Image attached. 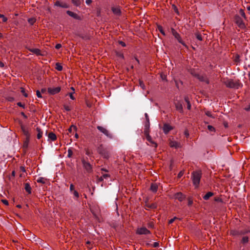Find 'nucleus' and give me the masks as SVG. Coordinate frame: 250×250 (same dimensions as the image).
Segmentation results:
<instances>
[{"label": "nucleus", "mask_w": 250, "mask_h": 250, "mask_svg": "<svg viewBox=\"0 0 250 250\" xmlns=\"http://www.w3.org/2000/svg\"><path fill=\"white\" fill-rule=\"evenodd\" d=\"M227 87L229 88H239L242 84L239 81H234L233 80H228L225 82Z\"/></svg>", "instance_id": "1"}, {"label": "nucleus", "mask_w": 250, "mask_h": 250, "mask_svg": "<svg viewBox=\"0 0 250 250\" xmlns=\"http://www.w3.org/2000/svg\"><path fill=\"white\" fill-rule=\"evenodd\" d=\"M201 178V171H194L192 174V179L194 185L196 188L198 187Z\"/></svg>", "instance_id": "2"}, {"label": "nucleus", "mask_w": 250, "mask_h": 250, "mask_svg": "<svg viewBox=\"0 0 250 250\" xmlns=\"http://www.w3.org/2000/svg\"><path fill=\"white\" fill-rule=\"evenodd\" d=\"M97 129L102 133L104 134L105 136H106L108 138H112L113 136L112 134L109 132V131L105 127H104L101 126H98Z\"/></svg>", "instance_id": "3"}, {"label": "nucleus", "mask_w": 250, "mask_h": 250, "mask_svg": "<svg viewBox=\"0 0 250 250\" xmlns=\"http://www.w3.org/2000/svg\"><path fill=\"white\" fill-rule=\"evenodd\" d=\"M98 152L101 154L104 158H107L109 157V153L102 146H101L98 149Z\"/></svg>", "instance_id": "4"}, {"label": "nucleus", "mask_w": 250, "mask_h": 250, "mask_svg": "<svg viewBox=\"0 0 250 250\" xmlns=\"http://www.w3.org/2000/svg\"><path fill=\"white\" fill-rule=\"evenodd\" d=\"M61 90V87L58 86L56 87H49L48 88V92L51 95H54L58 93Z\"/></svg>", "instance_id": "5"}, {"label": "nucleus", "mask_w": 250, "mask_h": 250, "mask_svg": "<svg viewBox=\"0 0 250 250\" xmlns=\"http://www.w3.org/2000/svg\"><path fill=\"white\" fill-rule=\"evenodd\" d=\"M82 163L83 167L87 172H89L92 171V166L89 162L86 161L85 160H83Z\"/></svg>", "instance_id": "6"}, {"label": "nucleus", "mask_w": 250, "mask_h": 250, "mask_svg": "<svg viewBox=\"0 0 250 250\" xmlns=\"http://www.w3.org/2000/svg\"><path fill=\"white\" fill-rule=\"evenodd\" d=\"M137 233L139 234H147L150 233V231L146 228L142 227L137 229Z\"/></svg>", "instance_id": "7"}, {"label": "nucleus", "mask_w": 250, "mask_h": 250, "mask_svg": "<svg viewBox=\"0 0 250 250\" xmlns=\"http://www.w3.org/2000/svg\"><path fill=\"white\" fill-rule=\"evenodd\" d=\"M169 146L170 147H174L175 148L181 147V145L180 143L172 140L169 141Z\"/></svg>", "instance_id": "8"}, {"label": "nucleus", "mask_w": 250, "mask_h": 250, "mask_svg": "<svg viewBox=\"0 0 250 250\" xmlns=\"http://www.w3.org/2000/svg\"><path fill=\"white\" fill-rule=\"evenodd\" d=\"M174 197L179 201H182L185 198V196L181 192H178L175 194Z\"/></svg>", "instance_id": "9"}, {"label": "nucleus", "mask_w": 250, "mask_h": 250, "mask_svg": "<svg viewBox=\"0 0 250 250\" xmlns=\"http://www.w3.org/2000/svg\"><path fill=\"white\" fill-rule=\"evenodd\" d=\"M21 130L23 133V134L26 136L27 138V141H29V138H30V134L29 133V131L28 129L25 127L24 126H21Z\"/></svg>", "instance_id": "10"}, {"label": "nucleus", "mask_w": 250, "mask_h": 250, "mask_svg": "<svg viewBox=\"0 0 250 250\" xmlns=\"http://www.w3.org/2000/svg\"><path fill=\"white\" fill-rule=\"evenodd\" d=\"M113 13L116 15H119L121 13V9L119 6H113L112 7Z\"/></svg>", "instance_id": "11"}, {"label": "nucleus", "mask_w": 250, "mask_h": 250, "mask_svg": "<svg viewBox=\"0 0 250 250\" xmlns=\"http://www.w3.org/2000/svg\"><path fill=\"white\" fill-rule=\"evenodd\" d=\"M172 129L171 126L168 124H165L163 126V131L165 134H167L170 130Z\"/></svg>", "instance_id": "12"}, {"label": "nucleus", "mask_w": 250, "mask_h": 250, "mask_svg": "<svg viewBox=\"0 0 250 250\" xmlns=\"http://www.w3.org/2000/svg\"><path fill=\"white\" fill-rule=\"evenodd\" d=\"M55 5L62 8H68V5L66 3L62 2L60 1H56L55 3Z\"/></svg>", "instance_id": "13"}, {"label": "nucleus", "mask_w": 250, "mask_h": 250, "mask_svg": "<svg viewBox=\"0 0 250 250\" xmlns=\"http://www.w3.org/2000/svg\"><path fill=\"white\" fill-rule=\"evenodd\" d=\"M197 78L201 81L205 82L206 83H209V81L208 79L204 76L199 75L197 76Z\"/></svg>", "instance_id": "14"}, {"label": "nucleus", "mask_w": 250, "mask_h": 250, "mask_svg": "<svg viewBox=\"0 0 250 250\" xmlns=\"http://www.w3.org/2000/svg\"><path fill=\"white\" fill-rule=\"evenodd\" d=\"M236 23L238 25V26L242 28L244 27V23L242 19L239 17L236 19Z\"/></svg>", "instance_id": "15"}, {"label": "nucleus", "mask_w": 250, "mask_h": 250, "mask_svg": "<svg viewBox=\"0 0 250 250\" xmlns=\"http://www.w3.org/2000/svg\"><path fill=\"white\" fill-rule=\"evenodd\" d=\"M173 34L175 36V37L178 40L179 42L181 43L184 45H185V43L182 42L179 34H178L177 33L174 31L173 32Z\"/></svg>", "instance_id": "16"}, {"label": "nucleus", "mask_w": 250, "mask_h": 250, "mask_svg": "<svg viewBox=\"0 0 250 250\" xmlns=\"http://www.w3.org/2000/svg\"><path fill=\"white\" fill-rule=\"evenodd\" d=\"M175 107L177 110L182 113L183 111V105L180 103H177L175 104Z\"/></svg>", "instance_id": "17"}, {"label": "nucleus", "mask_w": 250, "mask_h": 250, "mask_svg": "<svg viewBox=\"0 0 250 250\" xmlns=\"http://www.w3.org/2000/svg\"><path fill=\"white\" fill-rule=\"evenodd\" d=\"M30 52L35 54L37 55H41V51L38 48L29 49Z\"/></svg>", "instance_id": "18"}, {"label": "nucleus", "mask_w": 250, "mask_h": 250, "mask_svg": "<svg viewBox=\"0 0 250 250\" xmlns=\"http://www.w3.org/2000/svg\"><path fill=\"white\" fill-rule=\"evenodd\" d=\"M48 138L52 141H54L57 139L56 135L53 132H50L48 134Z\"/></svg>", "instance_id": "19"}, {"label": "nucleus", "mask_w": 250, "mask_h": 250, "mask_svg": "<svg viewBox=\"0 0 250 250\" xmlns=\"http://www.w3.org/2000/svg\"><path fill=\"white\" fill-rule=\"evenodd\" d=\"M25 189L28 193H31V188L29 183H26L25 184Z\"/></svg>", "instance_id": "20"}, {"label": "nucleus", "mask_w": 250, "mask_h": 250, "mask_svg": "<svg viewBox=\"0 0 250 250\" xmlns=\"http://www.w3.org/2000/svg\"><path fill=\"white\" fill-rule=\"evenodd\" d=\"M158 189V186L156 184H152L150 187V189L153 192H156Z\"/></svg>", "instance_id": "21"}, {"label": "nucleus", "mask_w": 250, "mask_h": 250, "mask_svg": "<svg viewBox=\"0 0 250 250\" xmlns=\"http://www.w3.org/2000/svg\"><path fill=\"white\" fill-rule=\"evenodd\" d=\"M36 130L38 132V134H37V138L38 139H40L42 138V131L41 130V129L39 128V127H37L36 128Z\"/></svg>", "instance_id": "22"}, {"label": "nucleus", "mask_w": 250, "mask_h": 250, "mask_svg": "<svg viewBox=\"0 0 250 250\" xmlns=\"http://www.w3.org/2000/svg\"><path fill=\"white\" fill-rule=\"evenodd\" d=\"M213 193L211 192H208L207 194H206L204 196L203 198L204 199L207 200H208L210 197H211L213 195Z\"/></svg>", "instance_id": "23"}, {"label": "nucleus", "mask_w": 250, "mask_h": 250, "mask_svg": "<svg viewBox=\"0 0 250 250\" xmlns=\"http://www.w3.org/2000/svg\"><path fill=\"white\" fill-rule=\"evenodd\" d=\"M144 132H145V134L146 135V139L147 141L149 143L150 142H152V140L151 139V137L148 134V131H147L146 130H144Z\"/></svg>", "instance_id": "24"}, {"label": "nucleus", "mask_w": 250, "mask_h": 250, "mask_svg": "<svg viewBox=\"0 0 250 250\" xmlns=\"http://www.w3.org/2000/svg\"><path fill=\"white\" fill-rule=\"evenodd\" d=\"M46 179L43 177H39L37 180V182L38 183H40L42 184H44L46 182Z\"/></svg>", "instance_id": "25"}, {"label": "nucleus", "mask_w": 250, "mask_h": 250, "mask_svg": "<svg viewBox=\"0 0 250 250\" xmlns=\"http://www.w3.org/2000/svg\"><path fill=\"white\" fill-rule=\"evenodd\" d=\"M241 242L243 244L247 243L249 242V237L248 236H244Z\"/></svg>", "instance_id": "26"}, {"label": "nucleus", "mask_w": 250, "mask_h": 250, "mask_svg": "<svg viewBox=\"0 0 250 250\" xmlns=\"http://www.w3.org/2000/svg\"><path fill=\"white\" fill-rule=\"evenodd\" d=\"M76 127L74 125H71L68 129V131L69 133H71V132L73 131H76Z\"/></svg>", "instance_id": "27"}, {"label": "nucleus", "mask_w": 250, "mask_h": 250, "mask_svg": "<svg viewBox=\"0 0 250 250\" xmlns=\"http://www.w3.org/2000/svg\"><path fill=\"white\" fill-rule=\"evenodd\" d=\"M73 3L76 6H79L81 4L80 0H72Z\"/></svg>", "instance_id": "28"}, {"label": "nucleus", "mask_w": 250, "mask_h": 250, "mask_svg": "<svg viewBox=\"0 0 250 250\" xmlns=\"http://www.w3.org/2000/svg\"><path fill=\"white\" fill-rule=\"evenodd\" d=\"M56 69L58 71H62V66L59 63L56 64Z\"/></svg>", "instance_id": "29"}, {"label": "nucleus", "mask_w": 250, "mask_h": 250, "mask_svg": "<svg viewBox=\"0 0 250 250\" xmlns=\"http://www.w3.org/2000/svg\"><path fill=\"white\" fill-rule=\"evenodd\" d=\"M67 13L71 17H75L76 16V14L70 11H67Z\"/></svg>", "instance_id": "30"}, {"label": "nucleus", "mask_w": 250, "mask_h": 250, "mask_svg": "<svg viewBox=\"0 0 250 250\" xmlns=\"http://www.w3.org/2000/svg\"><path fill=\"white\" fill-rule=\"evenodd\" d=\"M36 21V20L34 18H30L28 19V22L30 24H33Z\"/></svg>", "instance_id": "31"}, {"label": "nucleus", "mask_w": 250, "mask_h": 250, "mask_svg": "<svg viewBox=\"0 0 250 250\" xmlns=\"http://www.w3.org/2000/svg\"><path fill=\"white\" fill-rule=\"evenodd\" d=\"M158 30L159 31L164 35H165V33L164 31L163 30V29L161 26H158Z\"/></svg>", "instance_id": "32"}, {"label": "nucleus", "mask_w": 250, "mask_h": 250, "mask_svg": "<svg viewBox=\"0 0 250 250\" xmlns=\"http://www.w3.org/2000/svg\"><path fill=\"white\" fill-rule=\"evenodd\" d=\"M21 92L24 95V97H27L28 96L27 94L25 92V90L23 88L21 87Z\"/></svg>", "instance_id": "33"}, {"label": "nucleus", "mask_w": 250, "mask_h": 250, "mask_svg": "<svg viewBox=\"0 0 250 250\" xmlns=\"http://www.w3.org/2000/svg\"><path fill=\"white\" fill-rule=\"evenodd\" d=\"M150 145L156 148L157 146V144L154 142L153 140H152V142H149Z\"/></svg>", "instance_id": "34"}, {"label": "nucleus", "mask_w": 250, "mask_h": 250, "mask_svg": "<svg viewBox=\"0 0 250 250\" xmlns=\"http://www.w3.org/2000/svg\"><path fill=\"white\" fill-rule=\"evenodd\" d=\"M208 128L210 131H215L214 128L211 125H208Z\"/></svg>", "instance_id": "35"}, {"label": "nucleus", "mask_w": 250, "mask_h": 250, "mask_svg": "<svg viewBox=\"0 0 250 250\" xmlns=\"http://www.w3.org/2000/svg\"><path fill=\"white\" fill-rule=\"evenodd\" d=\"M205 114L207 116H208V117L214 118V117L212 116V115L210 111H207L205 112Z\"/></svg>", "instance_id": "36"}, {"label": "nucleus", "mask_w": 250, "mask_h": 250, "mask_svg": "<svg viewBox=\"0 0 250 250\" xmlns=\"http://www.w3.org/2000/svg\"><path fill=\"white\" fill-rule=\"evenodd\" d=\"M0 17H2V21L3 22H5L7 21V18H6L5 17H4V16L3 15H1V14H0Z\"/></svg>", "instance_id": "37"}, {"label": "nucleus", "mask_w": 250, "mask_h": 250, "mask_svg": "<svg viewBox=\"0 0 250 250\" xmlns=\"http://www.w3.org/2000/svg\"><path fill=\"white\" fill-rule=\"evenodd\" d=\"M73 194L76 198H78L79 196V193L76 190L73 191Z\"/></svg>", "instance_id": "38"}, {"label": "nucleus", "mask_w": 250, "mask_h": 250, "mask_svg": "<svg viewBox=\"0 0 250 250\" xmlns=\"http://www.w3.org/2000/svg\"><path fill=\"white\" fill-rule=\"evenodd\" d=\"M104 179H107L110 177V175L108 174H103L102 176Z\"/></svg>", "instance_id": "39"}, {"label": "nucleus", "mask_w": 250, "mask_h": 250, "mask_svg": "<svg viewBox=\"0 0 250 250\" xmlns=\"http://www.w3.org/2000/svg\"><path fill=\"white\" fill-rule=\"evenodd\" d=\"M196 38L197 39L199 40V41H202V36L200 34H196Z\"/></svg>", "instance_id": "40"}, {"label": "nucleus", "mask_w": 250, "mask_h": 250, "mask_svg": "<svg viewBox=\"0 0 250 250\" xmlns=\"http://www.w3.org/2000/svg\"><path fill=\"white\" fill-rule=\"evenodd\" d=\"M36 94H37V96L38 98H42V95H41V92H40L39 90H37L36 91Z\"/></svg>", "instance_id": "41"}, {"label": "nucleus", "mask_w": 250, "mask_h": 250, "mask_svg": "<svg viewBox=\"0 0 250 250\" xmlns=\"http://www.w3.org/2000/svg\"><path fill=\"white\" fill-rule=\"evenodd\" d=\"M73 93H73V92H72V93H69V94H68V95H69V97H70V99H72V100H73L75 99V97H74V96H73Z\"/></svg>", "instance_id": "42"}, {"label": "nucleus", "mask_w": 250, "mask_h": 250, "mask_svg": "<svg viewBox=\"0 0 250 250\" xmlns=\"http://www.w3.org/2000/svg\"><path fill=\"white\" fill-rule=\"evenodd\" d=\"M149 122H148V123H147L145 125V130H146L148 131V128H149Z\"/></svg>", "instance_id": "43"}, {"label": "nucleus", "mask_w": 250, "mask_h": 250, "mask_svg": "<svg viewBox=\"0 0 250 250\" xmlns=\"http://www.w3.org/2000/svg\"><path fill=\"white\" fill-rule=\"evenodd\" d=\"M64 108L65 110L66 111H69L71 109L70 107L69 106L66 105H64Z\"/></svg>", "instance_id": "44"}, {"label": "nucleus", "mask_w": 250, "mask_h": 250, "mask_svg": "<svg viewBox=\"0 0 250 250\" xmlns=\"http://www.w3.org/2000/svg\"><path fill=\"white\" fill-rule=\"evenodd\" d=\"M140 86L143 89H145V84L144 83L142 82H140Z\"/></svg>", "instance_id": "45"}, {"label": "nucleus", "mask_w": 250, "mask_h": 250, "mask_svg": "<svg viewBox=\"0 0 250 250\" xmlns=\"http://www.w3.org/2000/svg\"><path fill=\"white\" fill-rule=\"evenodd\" d=\"M17 105L20 107H22L23 108H24V105L23 104L19 102L17 103Z\"/></svg>", "instance_id": "46"}, {"label": "nucleus", "mask_w": 250, "mask_h": 250, "mask_svg": "<svg viewBox=\"0 0 250 250\" xmlns=\"http://www.w3.org/2000/svg\"><path fill=\"white\" fill-rule=\"evenodd\" d=\"M62 47V45L60 43L57 44L55 46V48L57 49H60Z\"/></svg>", "instance_id": "47"}, {"label": "nucleus", "mask_w": 250, "mask_h": 250, "mask_svg": "<svg viewBox=\"0 0 250 250\" xmlns=\"http://www.w3.org/2000/svg\"><path fill=\"white\" fill-rule=\"evenodd\" d=\"M240 14L241 15V16H243V17H245V13H244V11H243V10H242V9H241V10H240Z\"/></svg>", "instance_id": "48"}, {"label": "nucleus", "mask_w": 250, "mask_h": 250, "mask_svg": "<svg viewBox=\"0 0 250 250\" xmlns=\"http://www.w3.org/2000/svg\"><path fill=\"white\" fill-rule=\"evenodd\" d=\"M183 174L184 172L183 171H180L178 174V177L179 178H181L183 176Z\"/></svg>", "instance_id": "49"}, {"label": "nucleus", "mask_w": 250, "mask_h": 250, "mask_svg": "<svg viewBox=\"0 0 250 250\" xmlns=\"http://www.w3.org/2000/svg\"><path fill=\"white\" fill-rule=\"evenodd\" d=\"M161 77L163 80H166V76L164 74H161Z\"/></svg>", "instance_id": "50"}, {"label": "nucleus", "mask_w": 250, "mask_h": 250, "mask_svg": "<svg viewBox=\"0 0 250 250\" xmlns=\"http://www.w3.org/2000/svg\"><path fill=\"white\" fill-rule=\"evenodd\" d=\"M74 185L73 184H71L70 186V190L71 191H74Z\"/></svg>", "instance_id": "51"}, {"label": "nucleus", "mask_w": 250, "mask_h": 250, "mask_svg": "<svg viewBox=\"0 0 250 250\" xmlns=\"http://www.w3.org/2000/svg\"><path fill=\"white\" fill-rule=\"evenodd\" d=\"M176 219V217H174L172 219H171L169 221V224H171L172 223L174 220Z\"/></svg>", "instance_id": "52"}, {"label": "nucleus", "mask_w": 250, "mask_h": 250, "mask_svg": "<svg viewBox=\"0 0 250 250\" xmlns=\"http://www.w3.org/2000/svg\"><path fill=\"white\" fill-rule=\"evenodd\" d=\"M2 202L5 205H8V201H7L6 200H2Z\"/></svg>", "instance_id": "53"}, {"label": "nucleus", "mask_w": 250, "mask_h": 250, "mask_svg": "<svg viewBox=\"0 0 250 250\" xmlns=\"http://www.w3.org/2000/svg\"><path fill=\"white\" fill-rule=\"evenodd\" d=\"M119 43L123 47L125 46V43L122 41H120Z\"/></svg>", "instance_id": "54"}, {"label": "nucleus", "mask_w": 250, "mask_h": 250, "mask_svg": "<svg viewBox=\"0 0 250 250\" xmlns=\"http://www.w3.org/2000/svg\"><path fill=\"white\" fill-rule=\"evenodd\" d=\"M187 108L188 109H190L191 108V104H190V102H188V103H187Z\"/></svg>", "instance_id": "55"}, {"label": "nucleus", "mask_w": 250, "mask_h": 250, "mask_svg": "<svg viewBox=\"0 0 250 250\" xmlns=\"http://www.w3.org/2000/svg\"><path fill=\"white\" fill-rule=\"evenodd\" d=\"M28 142H29V141H27V139H26V141H25V142H24V145H23V146H24V147H27V146Z\"/></svg>", "instance_id": "56"}, {"label": "nucleus", "mask_w": 250, "mask_h": 250, "mask_svg": "<svg viewBox=\"0 0 250 250\" xmlns=\"http://www.w3.org/2000/svg\"><path fill=\"white\" fill-rule=\"evenodd\" d=\"M185 101L187 103V104L188 103V102H190L188 97H186L185 98Z\"/></svg>", "instance_id": "57"}, {"label": "nucleus", "mask_w": 250, "mask_h": 250, "mask_svg": "<svg viewBox=\"0 0 250 250\" xmlns=\"http://www.w3.org/2000/svg\"><path fill=\"white\" fill-rule=\"evenodd\" d=\"M85 2L87 4L89 5L92 2V0H86Z\"/></svg>", "instance_id": "58"}, {"label": "nucleus", "mask_w": 250, "mask_h": 250, "mask_svg": "<svg viewBox=\"0 0 250 250\" xmlns=\"http://www.w3.org/2000/svg\"><path fill=\"white\" fill-rule=\"evenodd\" d=\"M215 201L217 202L221 201V199L219 197H216L215 198Z\"/></svg>", "instance_id": "59"}, {"label": "nucleus", "mask_w": 250, "mask_h": 250, "mask_svg": "<svg viewBox=\"0 0 250 250\" xmlns=\"http://www.w3.org/2000/svg\"><path fill=\"white\" fill-rule=\"evenodd\" d=\"M158 246H159V243H157V242H155V243L153 244V247H157Z\"/></svg>", "instance_id": "60"}, {"label": "nucleus", "mask_w": 250, "mask_h": 250, "mask_svg": "<svg viewBox=\"0 0 250 250\" xmlns=\"http://www.w3.org/2000/svg\"><path fill=\"white\" fill-rule=\"evenodd\" d=\"M68 156L70 157L71 154H72V151L69 149L68 151Z\"/></svg>", "instance_id": "61"}, {"label": "nucleus", "mask_w": 250, "mask_h": 250, "mask_svg": "<svg viewBox=\"0 0 250 250\" xmlns=\"http://www.w3.org/2000/svg\"><path fill=\"white\" fill-rule=\"evenodd\" d=\"M21 114L24 118H27V116L23 112H21Z\"/></svg>", "instance_id": "62"}, {"label": "nucleus", "mask_w": 250, "mask_h": 250, "mask_svg": "<svg viewBox=\"0 0 250 250\" xmlns=\"http://www.w3.org/2000/svg\"><path fill=\"white\" fill-rule=\"evenodd\" d=\"M46 91V89L45 88H42V90H41V92L42 93H45Z\"/></svg>", "instance_id": "63"}, {"label": "nucleus", "mask_w": 250, "mask_h": 250, "mask_svg": "<svg viewBox=\"0 0 250 250\" xmlns=\"http://www.w3.org/2000/svg\"><path fill=\"white\" fill-rule=\"evenodd\" d=\"M104 178L102 176L100 177L99 178V181H102L104 180Z\"/></svg>", "instance_id": "64"}]
</instances>
